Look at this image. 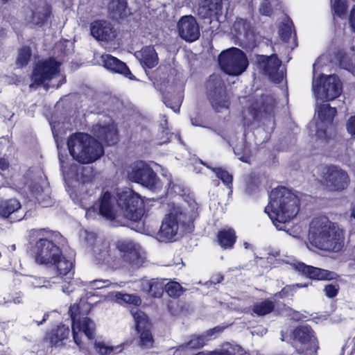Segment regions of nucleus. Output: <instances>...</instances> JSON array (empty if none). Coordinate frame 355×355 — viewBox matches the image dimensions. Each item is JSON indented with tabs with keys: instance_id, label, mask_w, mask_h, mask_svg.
I'll use <instances>...</instances> for the list:
<instances>
[{
	"instance_id": "1",
	"label": "nucleus",
	"mask_w": 355,
	"mask_h": 355,
	"mask_svg": "<svg viewBox=\"0 0 355 355\" xmlns=\"http://www.w3.org/2000/svg\"><path fill=\"white\" fill-rule=\"evenodd\" d=\"M117 200L109 191H105L99 198L97 206L99 215L112 220L121 215L132 220H140L144 214L143 202L139 196L130 189L120 190Z\"/></svg>"
},
{
	"instance_id": "2",
	"label": "nucleus",
	"mask_w": 355,
	"mask_h": 355,
	"mask_svg": "<svg viewBox=\"0 0 355 355\" xmlns=\"http://www.w3.org/2000/svg\"><path fill=\"white\" fill-rule=\"evenodd\" d=\"M300 210L298 197L285 187L273 189L270 194V202L265 212L278 230H285L286 223L293 219Z\"/></svg>"
},
{
	"instance_id": "3",
	"label": "nucleus",
	"mask_w": 355,
	"mask_h": 355,
	"mask_svg": "<svg viewBox=\"0 0 355 355\" xmlns=\"http://www.w3.org/2000/svg\"><path fill=\"white\" fill-rule=\"evenodd\" d=\"M309 239L313 246L321 250L337 252L344 246V231L337 223L321 216L312 220Z\"/></svg>"
},
{
	"instance_id": "4",
	"label": "nucleus",
	"mask_w": 355,
	"mask_h": 355,
	"mask_svg": "<svg viewBox=\"0 0 355 355\" xmlns=\"http://www.w3.org/2000/svg\"><path fill=\"white\" fill-rule=\"evenodd\" d=\"M189 220L187 202H169L157 239L160 242H171L180 234L181 227Z\"/></svg>"
},
{
	"instance_id": "5",
	"label": "nucleus",
	"mask_w": 355,
	"mask_h": 355,
	"mask_svg": "<svg viewBox=\"0 0 355 355\" xmlns=\"http://www.w3.org/2000/svg\"><path fill=\"white\" fill-rule=\"evenodd\" d=\"M31 237L38 239L33 249L35 262L41 265H49L60 257L61 250L58 246L62 236L58 232L45 229L32 230Z\"/></svg>"
},
{
	"instance_id": "6",
	"label": "nucleus",
	"mask_w": 355,
	"mask_h": 355,
	"mask_svg": "<svg viewBox=\"0 0 355 355\" xmlns=\"http://www.w3.org/2000/svg\"><path fill=\"white\" fill-rule=\"evenodd\" d=\"M72 157L82 164H89L99 159L104 153L101 144L88 134L79 132L71 135L67 141Z\"/></svg>"
},
{
	"instance_id": "7",
	"label": "nucleus",
	"mask_w": 355,
	"mask_h": 355,
	"mask_svg": "<svg viewBox=\"0 0 355 355\" xmlns=\"http://www.w3.org/2000/svg\"><path fill=\"white\" fill-rule=\"evenodd\" d=\"M89 304H83L82 300L80 304H74L70 306L69 313L72 320L71 331L73 342L81 349L83 337L85 335L88 339L94 338L95 331L94 322L87 317H84L89 310Z\"/></svg>"
},
{
	"instance_id": "8",
	"label": "nucleus",
	"mask_w": 355,
	"mask_h": 355,
	"mask_svg": "<svg viewBox=\"0 0 355 355\" xmlns=\"http://www.w3.org/2000/svg\"><path fill=\"white\" fill-rule=\"evenodd\" d=\"M60 64L53 58L39 61L33 70L31 87L43 85L46 88H58L65 81L60 73Z\"/></svg>"
},
{
	"instance_id": "9",
	"label": "nucleus",
	"mask_w": 355,
	"mask_h": 355,
	"mask_svg": "<svg viewBox=\"0 0 355 355\" xmlns=\"http://www.w3.org/2000/svg\"><path fill=\"white\" fill-rule=\"evenodd\" d=\"M322 58H319L313 65V79L312 88L315 96L321 100L331 101L338 97L342 92L341 83L336 76L322 75L315 78V73Z\"/></svg>"
},
{
	"instance_id": "10",
	"label": "nucleus",
	"mask_w": 355,
	"mask_h": 355,
	"mask_svg": "<svg viewBox=\"0 0 355 355\" xmlns=\"http://www.w3.org/2000/svg\"><path fill=\"white\" fill-rule=\"evenodd\" d=\"M127 174L130 181L140 184L150 191H158L163 186L153 168L144 161L132 163L129 166Z\"/></svg>"
},
{
	"instance_id": "11",
	"label": "nucleus",
	"mask_w": 355,
	"mask_h": 355,
	"mask_svg": "<svg viewBox=\"0 0 355 355\" xmlns=\"http://www.w3.org/2000/svg\"><path fill=\"white\" fill-rule=\"evenodd\" d=\"M221 69L230 76H239L248 66L245 54L237 48H231L223 51L218 58Z\"/></svg>"
},
{
	"instance_id": "12",
	"label": "nucleus",
	"mask_w": 355,
	"mask_h": 355,
	"mask_svg": "<svg viewBox=\"0 0 355 355\" xmlns=\"http://www.w3.org/2000/svg\"><path fill=\"white\" fill-rule=\"evenodd\" d=\"M294 345L304 355H316L318 341L313 330L307 326H300L293 331Z\"/></svg>"
},
{
	"instance_id": "13",
	"label": "nucleus",
	"mask_w": 355,
	"mask_h": 355,
	"mask_svg": "<svg viewBox=\"0 0 355 355\" xmlns=\"http://www.w3.org/2000/svg\"><path fill=\"white\" fill-rule=\"evenodd\" d=\"M131 314L135 322L136 330L139 334L137 340L139 346L144 349L152 347L154 340L149 329L150 324L147 316L144 312L137 309H132Z\"/></svg>"
},
{
	"instance_id": "14",
	"label": "nucleus",
	"mask_w": 355,
	"mask_h": 355,
	"mask_svg": "<svg viewBox=\"0 0 355 355\" xmlns=\"http://www.w3.org/2000/svg\"><path fill=\"white\" fill-rule=\"evenodd\" d=\"M322 180L327 187L332 191L344 190L349 183V178L347 173L336 166L324 168Z\"/></svg>"
},
{
	"instance_id": "15",
	"label": "nucleus",
	"mask_w": 355,
	"mask_h": 355,
	"mask_svg": "<svg viewBox=\"0 0 355 355\" xmlns=\"http://www.w3.org/2000/svg\"><path fill=\"white\" fill-rule=\"evenodd\" d=\"M85 240L87 244L92 248L93 253L98 263H105L110 264L112 263V257L109 248L108 241L103 238L96 237L92 232L85 231L84 232Z\"/></svg>"
},
{
	"instance_id": "16",
	"label": "nucleus",
	"mask_w": 355,
	"mask_h": 355,
	"mask_svg": "<svg viewBox=\"0 0 355 355\" xmlns=\"http://www.w3.org/2000/svg\"><path fill=\"white\" fill-rule=\"evenodd\" d=\"M180 37L187 42H193L200 36V29L196 19L191 15L182 17L178 24Z\"/></svg>"
},
{
	"instance_id": "17",
	"label": "nucleus",
	"mask_w": 355,
	"mask_h": 355,
	"mask_svg": "<svg viewBox=\"0 0 355 355\" xmlns=\"http://www.w3.org/2000/svg\"><path fill=\"white\" fill-rule=\"evenodd\" d=\"M92 132L95 137L108 145L114 144L118 141L117 130L110 119H107V121L103 123L95 125Z\"/></svg>"
},
{
	"instance_id": "18",
	"label": "nucleus",
	"mask_w": 355,
	"mask_h": 355,
	"mask_svg": "<svg viewBox=\"0 0 355 355\" xmlns=\"http://www.w3.org/2000/svg\"><path fill=\"white\" fill-rule=\"evenodd\" d=\"M281 63L275 55L269 57L261 56L259 61L260 68L275 83L281 82L284 78L282 71H279Z\"/></svg>"
},
{
	"instance_id": "19",
	"label": "nucleus",
	"mask_w": 355,
	"mask_h": 355,
	"mask_svg": "<svg viewBox=\"0 0 355 355\" xmlns=\"http://www.w3.org/2000/svg\"><path fill=\"white\" fill-rule=\"evenodd\" d=\"M91 35L98 41L108 42L116 37V31L110 23L104 20H96L90 24Z\"/></svg>"
},
{
	"instance_id": "20",
	"label": "nucleus",
	"mask_w": 355,
	"mask_h": 355,
	"mask_svg": "<svg viewBox=\"0 0 355 355\" xmlns=\"http://www.w3.org/2000/svg\"><path fill=\"white\" fill-rule=\"evenodd\" d=\"M293 266L296 270L306 275L311 279L317 280H329L336 277V274L333 272L308 266L304 263L297 262L296 263H293Z\"/></svg>"
},
{
	"instance_id": "21",
	"label": "nucleus",
	"mask_w": 355,
	"mask_h": 355,
	"mask_svg": "<svg viewBox=\"0 0 355 355\" xmlns=\"http://www.w3.org/2000/svg\"><path fill=\"white\" fill-rule=\"evenodd\" d=\"M101 62L103 66L110 71L122 74L131 80L135 78L126 64L112 55L103 54L101 57Z\"/></svg>"
},
{
	"instance_id": "22",
	"label": "nucleus",
	"mask_w": 355,
	"mask_h": 355,
	"mask_svg": "<svg viewBox=\"0 0 355 355\" xmlns=\"http://www.w3.org/2000/svg\"><path fill=\"white\" fill-rule=\"evenodd\" d=\"M94 189V184L92 181H86L79 183L76 190L69 191L71 198L78 204H80L83 208H85L87 200L90 196Z\"/></svg>"
},
{
	"instance_id": "23",
	"label": "nucleus",
	"mask_w": 355,
	"mask_h": 355,
	"mask_svg": "<svg viewBox=\"0 0 355 355\" xmlns=\"http://www.w3.org/2000/svg\"><path fill=\"white\" fill-rule=\"evenodd\" d=\"M140 289L153 297H160L164 289V282L159 279H142L138 282Z\"/></svg>"
},
{
	"instance_id": "24",
	"label": "nucleus",
	"mask_w": 355,
	"mask_h": 355,
	"mask_svg": "<svg viewBox=\"0 0 355 355\" xmlns=\"http://www.w3.org/2000/svg\"><path fill=\"white\" fill-rule=\"evenodd\" d=\"M222 0H204L198 8V14L202 18L217 17L222 14Z\"/></svg>"
},
{
	"instance_id": "25",
	"label": "nucleus",
	"mask_w": 355,
	"mask_h": 355,
	"mask_svg": "<svg viewBox=\"0 0 355 355\" xmlns=\"http://www.w3.org/2000/svg\"><path fill=\"white\" fill-rule=\"evenodd\" d=\"M69 334L70 331L68 327L60 325L48 333L46 336V339L51 345L59 347L63 344L64 340L69 338Z\"/></svg>"
},
{
	"instance_id": "26",
	"label": "nucleus",
	"mask_w": 355,
	"mask_h": 355,
	"mask_svg": "<svg viewBox=\"0 0 355 355\" xmlns=\"http://www.w3.org/2000/svg\"><path fill=\"white\" fill-rule=\"evenodd\" d=\"M116 247L123 256L127 257L130 261L137 258L139 255L141 246L130 240H123L118 241Z\"/></svg>"
},
{
	"instance_id": "27",
	"label": "nucleus",
	"mask_w": 355,
	"mask_h": 355,
	"mask_svg": "<svg viewBox=\"0 0 355 355\" xmlns=\"http://www.w3.org/2000/svg\"><path fill=\"white\" fill-rule=\"evenodd\" d=\"M136 57L141 64L148 68H153L158 63L157 54L152 46H146L141 51L135 53Z\"/></svg>"
},
{
	"instance_id": "28",
	"label": "nucleus",
	"mask_w": 355,
	"mask_h": 355,
	"mask_svg": "<svg viewBox=\"0 0 355 355\" xmlns=\"http://www.w3.org/2000/svg\"><path fill=\"white\" fill-rule=\"evenodd\" d=\"M236 241L235 231L230 227H225L218 232V243L224 250L232 249Z\"/></svg>"
},
{
	"instance_id": "29",
	"label": "nucleus",
	"mask_w": 355,
	"mask_h": 355,
	"mask_svg": "<svg viewBox=\"0 0 355 355\" xmlns=\"http://www.w3.org/2000/svg\"><path fill=\"white\" fill-rule=\"evenodd\" d=\"M222 329L220 327H216L212 329L208 330L205 334L200 336H193L190 340L184 346L191 349L199 348L202 347L207 340V337L211 336L214 332H220Z\"/></svg>"
},
{
	"instance_id": "30",
	"label": "nucleus",
	"mask_w": 355,
	"mask_h": 355,
	"mask_svg": "<svg viewBox=\"0 0 355 355\" xmlns=\"http://www.w3.org/2000/svg\"><path fill=\"white\" fill-rule=\"evenodd\" d=\"M21 204L17 199H10L0 202V216L8 218L12 214L19 211Z\"/></svg>"
},
{
	"instance_id": "31",
	"label": "nucleus",
	"mask_w": 355,
	"mask_h": 355,
	"mask_svg": "<svg viewBox=\"0 0 355 355\" xmlns=\"http://www.w3.org/2000/svg\"><path fill=\"white\" fill-rule=\"evenodd\" d=\"M108 10L115 19L125 17L128 14L125 0H112L108 4Z\"/></svg>"
},
{
	"instance_id": "32",
	"label": "nucleus",
	"mask_w": 355,
	"mask_h": 355,
	"mask_svg": "<svg viewBox=\"0 0 355 355\" xmlns=\"http://www.w3.org/2000/svg\"><path fill=\"white\" fill-rule=\"evenodd\" d=\"M318 118L323 123H330L336 114V110L328 104L320 105L317 108Z\"/></svg>"
},
{
	"instance_id": "33",
	"label": "nucleus",
	"mask_w": 355,
	"mask_h": 355,
	"mask_svg": "<svg viewBox=\"0 0 355 355\" xmlns=\"http://www.w3.org/2000/svg\"><path fill=\"white\" fill-rule=\"evenodd\" d=\"M94 348L96 352L100 355H115L123 350L121 345L112 347L104 341H96Z\"/></svg>"
},
{
	"instance_id": "34",
	"label": "nucleus",
	"mask_w": 355,
	"mask_h": 355,
	"mask_svg": "<svg viewBox=\"0 0 355 355\" xmlns=\"http://www.w3.org/2000/svg\"><path fill=\"white\" fill-rule=\"evenodd\" d=\"M114 297L116 302L121 305L130 304L139 306L141 303L140 297L135 294H128L117 292Z\"/></svg>"
},
{
	"instance_id": "35",
	"label": "nucleus",
	"mask_w": 355,
	"mask_h": 355,
	"mask_svg": "<svg viewBox=\"0 0 355 355\" xmlns=\"http://www.w3.org/2000/svg\"><path fill=\"white\" fill-rule=\"evenodd\" d=\"M50 264L54 265L56 267L57 271L60 276L67 275L72 269V262L67 260L62 254L60 257Z\"/></svg>"
},
{
	"instance_id": "36",
	"label": "nucleus",
	"mask_w": 355,
	"mask_h": 355,
	"mask_svg": "<svg viewBox=\"0 0 355 355\" xmlns=\"http://www.w3.org/2000/svg\"><path fill=\"white\" fill-rule=\"evenodd\" d=\"M50 10L46 6L37 8L32 14L31 23L42 25L50 15Z\"/></svg>"
},
{
	"instance_id": "37",
	"label": "nucleus",
	"mask_w": 355,
	"mask_h": 355,
	"mask_svg": "<svg viewBox=\"0 0 355 355\" xmlns=\"http://www.w3.org/2000/svg\"><path fill=\"white\" fill-rule=\"evenodd\" d=\"M275 305L272 301L264 300L256 303L252 308L253 312L257 315H264L270 313L274 309Z\"/></svg>"
},
{
	"instance_id": "38",
	"label": "nucleus",
	"mask_w": 355,
	"mask_h": 355,
	"mask_svg": "<svg viewBox=\"0 0 355 355\" xmlns=\"http://www.w3.org/2000/svg\"><path fill=\"white\" fill-rule=\"evenodd\" d=\"M249 25L245 20L243 19H236L232 28V33L239 37L241 35L245 36L247 33Z\"/></svg>"
},
{
	"instance_id": "39",
	"label": "nucleus",
	"mask_w": 355,
	"mask_h": 355,
	"mask_svg": "<svg viewBox=\"0 0 355 355\" xmlns=\"http://www.w3.org/2000/svg\"><path fill=\"white\" fill-rule=\"evenodd\" d=\"M24 282L32 288H49L51 286L50 281H47L42 277L35 276H28L24 279Z\"/></svg>"
},
{
	"instance_id": "40",
	"label": "nucleus",
	"mask_w": 355,
	"mask_h": 355,
	"mask_svg": "<svg viewBox=\"0 0 355 355\" xmlns=\"http://www.w3.org/2000/svg\"><path fill=\"white\" fill-rule=\"evenodd\" d=\"M207 167L215 173L216 177L220 179L224 184L230 188L232 182V176L227 171L221 168L210 167L209 166H207Z\"/></svg>"
},
{
	"instance_id": "41",
	"label": "nucleus",
	"mask_w": 355,
	"mask_h": 355,
	"mask_svg": "<svg viewBox=\"0 0 355 355\" xmlns=\"http://www.w3.org/2000/svg\"><path fill=\"white\" fill-rule=\"evenodd\" d=\"M15 168L10 165L7 159L4 157L0 158V175L4 178H10L14 175L13 171Z\"/></svg>"
},
{
	"instance_id": "42",
	"label": "nucleus",
	"mask_w": 355,
	"mask_h": 355,
	"mask_svg": "<svg viewBox=\"0 0 355 355\" xmlns=\"http://www.w3.org/2000/svg\"><path fill=\"white\" fill-rule=\"evenodd\" d=\"M164 288L167 294L172 297H178L182 293V288L178 282L164 284Z\"/></svg>"
},
{
	"instance_id": "43",
	"label": "nucleus",
	"mask_w": 355,
	"mask_h": 355,
	"mask_svg": "<svg viewBox=\"0 0 355 355\" xmlns=\"http://www.w3.org/2000/svg\"><path fill=\"white\" fill-rule=\"evenodd\" d=\"M234 154L238 157V158L244 162H250V156L249 155V150L246 146H243V144L237 145L234 148Z\"/></svg>"
},
{
	"instance_id": "44",
	"label": "nucleus",
	"mask_w": 355,
	"mask_h": 355,
	"mask_svg": "<svg viewBox=\"0 0 355 355\" xmlns=\"http://www.w3.org/2000/svg\"><path fill=\"white\" fill-rule=\"evenodd\" d=\"M279 35L281 38L287 42L291 37L293 30L292 22L288 21L287 23L282 25L279 28Z\"/></svg>"
},
{
	"instance_id": "45",
	"label": "nucleus",
	"mask_w": 355,
	"mask_h": 355,
	"mask_svg": "<svg viewBox=\"0 0 355 355\" xmlns=\"http://www.w3.org/2000/svg\"><path fill=\"white\" fill-rule=\"evenodd\" d=\"M30 56V49L28 47L21 48L18 53V56L17 58V64L21 67L26 65L29 60Z\"/></svg>"
},
{
	"instance_id": "46",
	"label": "nucleus",
	"mask_w": 355,
	"mask_h": 355,
	"mask_svg": "<svg viewBox=\"0 0 355 355\" xmlns=\"http://www.w3.org/2000/svg\"><path fill=\"white\" fill-rule=\"evenodd\" d=\"M308 284H296L284 286L279 292L281 297L293 295L297 288H302L308 286Z\"/></svg>"
},
{
	"instance_id": "47",
	"label": "nucleus",
	"mask_w": 355,
	"mask_h": 355,
	"mask_svg": "<svg viewBox=\"0 0 355 355\" xmlns=\"http://www.w3.org/2000/svg\"><path fill=\"white\" fill-rule=\"evenodd\" d=\"M334 14L338 17H342L345 14L347 10V3L345 0L336 1L332 5Z\"/></svg>"
},
{
	"instance_id": "48",
	"label": "nucleus",
	"mask_w": 355,
	"mask_h": 355,
	"mask_svg": "<svg viewBox=\"0 0 355 355\" xmlns=\"http://www.w3.org/2000/svg\"><path fill=\"white\" fill-rule=\"evenodd\" d=\"M243 349L239 345H230L225 352H218L220 355H241Z\"/></svg>"
},
{
	"instance_id": "49",
	"label": "nucleus",
	"mask_w": 355,
	"mask_h": 355,
	"mask_svg": "<svg viewBox=\"0 0 355 355\" xmlns=\"http://www.w3.org/2000/svg\"><path fill=\"white\" fill-rule=\"evenodd\" d=\"M211 104L217 112H220L223 108H227L229 102L227 99L219 101L218 99H212Z\"/></svg>"
},
{
	"instance_id": "50",
	"label": "nucleus",
	"mask_w": 355,
	"mask_h": 355,
	"mask_svg": "<svg viewBox=\"0 0 355 355\" xmlns=\"http://www.w3.org/2000/svg\"><path fill=\"white\" fill-rule=\"evenodd\" d=\"M259 12L263 15H269L271 12V8L270 6V3L268 0H264L261 3Z\"/></svg>"
},
{
	"instance_id": "51",
	"label": "nucleus",
	"mask_w": 355,
	"mask_h": 355,
	"mask_svg": "<svg viewBox=\"0 0 355 355\" xmlns=\"http://www.w3.org/2000/svg\"><path fill=\"white\" fill-rule=\"evenodd\" d=\"M324 291L328 297H334L338 293V288L334 285L329 284L324 287Z\"/></svg>"
},
{
	"instance_id": "52",
	"label": "nucleus",
	"mask_w": 355,
	"mask_h": 355,
	"mask_svg": "<svg viewBox=\"0 0 355 355\" xmlns=\"http://www.w3.org/2000/svg\"><path fill=\"white\" fill-rule=\"evenodd\" d=\"M90 286L94 289H101L108 285L107 280L97 279L89 282Z\"/></svg>"
},
{
	"instance_id": "53",
	"label": "nucleus",
	"mask_w": 355,
	"mask_h": 355,
	"mask_svg": "<svg viewBox=\"0 0 355 355\" xmlns=\"http://www.w3.org/2000/svg\"><path fill=\"white\" fill-rule=\"evenodd\" d=\"M347 130L352 135H355V116H352L347 123Z\"/></svg>"
},
{
	"instance_id": "54",
	"label": "nucleus",
	"mask_w": 355,
	"mask_h": 355,
	"mask_svg": "<svg viewBox=\"0 0 355 355\" xmlns=\"http://www.w3.org/2000/svg\"><path fill=\"white\" fill-rule=\"evenodd\" d=\"M24 295L21 292L16 293L12 298V302L16 304L23 303Z\"/></svg>"
},
{
	"instance_id": "55",
	"label": "nucleus",
	"mask_w": 355,
	"mask_h": 355,
	"mask_svg": "<svg viewBox=\"0 0 355 355\" xmlns=\"http://www.w3.org/2000/svg\"><path fill=\"white\" fill-rule=\"evenodd\" d=\"M98 214L94 208H89L86 210L85 217L88 219L93 218Z\"/></svg>"
},
{
	"instance_id": "56",
	"label": "nucleus",
	"mask_w": 355,
	"mask_h": 355,
	"mask_svg": "<svg viewBox=\"0 0 355 355\" xmlns=\"http://www.w3.org/2000/svg\"><path fill=\"white\" fill-rule=\"evenodd\" d=\"M350 24L353 31L355 32V7L352 8L351 12Z\"/></svg>"
},
{
	"instance_id": "57",
	"label": "nucleus",
	"mask_w": 355,
	"mask_h": 355,
	"mask_svg": "<svg viewBox=\"0 0 355 355\" xmlns=\"http://www.w3.org/2000/svg\"><path fill=\"white\" fill-rule=\"evenodd\" d=\"M288 225V223H286V230L284 231H286L289 235H291L293 237H295V238H298L299 237L298 232L296 230L287 229Z\"/></svg>"
},
{
	"instance_id": "58",
	"label": "nucleus",
	"mask_w": 355,
	"mask_h": 355,
	"mask_svg": "<svg viewBox=\"0 0 355 355\" xmlns=\"http://www.w3.org/2000/svg\"><path fill=\"white\" fill-rule=\"evenodd\" d=\"M325 135H326L325 131H324L322 130H319L316 132V137H318L320 139H321L322 141H323Z\"/></svg>"
},
{
	"instance_id": "59",
	"label": "nucleus",
	"mask_w": 355,
	"mask_h": 355,
	"mask_svg": "<svg viewBox=\"0 0 355 355\" xmlns=\"http://www.w3.org/2000/svg\"><path fill=\"white\" fill-rule=\"evenodd\" d=\"M48 317H49V314L46 313H44V316H43V319L41 322H38V321H35V322L38 324V325H40L42 324L43 322H44L47 319H48Z\"/></svg>"
},
{
	"instance_id": "60",
	"label": "nucleus",
	"mask_w": 355,
	"mask_h": 355,
	"mask_svg": "<svg viewBox=\"0 0 355 355\" xmlns=\"http://www.w3.org/2000/svg\"><path fill=\"white\" fill-rule=\"evenodd\" d=\"M350 216L355 220V206L352 207L350 209Z\"/></svg>"
},
{
	"instance_id": "61",
	"label": "nucleus",
	"mask_w": 355,
	"mask_h": 355,
	"mask_svg": "<svg viewBox=\"0 0 355 355\" xmlns=\"http://www.w3.org/2000/svg\"><path fill=\"white\" fill-rule=\"evenodd\" d=\"M196 355H220L218 354V352H209V353H198Z\"/></svg>"
},
{
	"instance_id": "62",
	"label": "nucleus",
	"mask_w": 355,
	"mask_h": 355,
	"mask_svg": "<svg viewBox=\"0 0 355 355\" xmlns=\"http://www.w3.org/2000/svg\"><path fill=\"white\" fill-rule=\"evenodd\" d=\"M243 247L245 248V249H248L250 247V244L248 243V242H244L243 243Z\"/></svg>"
},
{
	"instance_id": "63",
	"label": "nucleus",
	"mask_w": 355,
	"mask_h": 355,
	"mask_svg": "<svg viewBox=\"0 0 355 355\" xmlns=\"http://www.w3.org/2000/svg\"><path fill=\"white\" fill-rule=\"evenodd\" d=\"M72 291H73L72 289H71V290H70V291H68L66 288H64V287H63V288H62V291H63L64 293H67V294H69V293L70 292H71Z\"/></svg>"
},
{
	"instance_id": "64",
	"label": "nucleus",
	"mask_w": 355,
	"mask_h": 355,
	"mask_svg": "<svg viewBox=\"0 0 355 355\" xmlns=\"http://www.w3.org/2000/svg\"><path fill=\"white\" fill-rule=\"evenodd\" d=\"M172 109L175 111V112H177L178 110H179V105H177L175 107H172Z\"/></svg>"
}]
</instances>
